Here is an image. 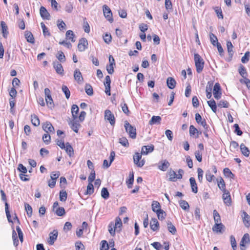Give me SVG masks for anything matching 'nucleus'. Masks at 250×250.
Masks as SVG:
<instances>
[{"mask_svg":"<svg viewBox=\"0 0 250 250\" xmlns=\"http://www.w3.org/2000/svg\"><path fill=\"white\" fill-rule=\"evenodd\" d=\"M194 60L196 66V71L198 73H200L204 66V61L201 56L197 53L194 54Z\"/></svg>","mask_w":250,"mask_h":250,"instance_id":"nucleus-1","label":"nucleus"},{"mask_svg":"<svg viewBox=\"0 0 250 250\" xmlns=\"http://www.w3.org/2000/svg\"><path fill=\"white\" fill-rule=\"evenodd\" d=\"M125 127L126 132L129 134L130 138L135 139L136 137V128L130 125L127 121L125 122Z\"/></svg>","mask_w":250,"mask_h":250,"instance_id":"nucleus-2","label":"nucleus"},{"mask_svg":"<svg viewBox=\"0 0 250 250\" xmlns=\"http://www.w3.org/2000/svg\"><path fill=\"white\" fill-rule=\"evenodd\" d=\"M142 153L136 152L133 156V162L139 167H142L145 165V161L142 159Z\"/></svg>","mask_w":250,"mask_h":250,"instance_id":"nucleus-3","label":"nucleus"},{"mask_svg":"<svg viewBox=\"0 0 250 250\" xmlns=\"http://www.w3.org/2000/svg\"><path fill=\"white\" fill-rule=\"evenodd\" d=\"M44 94L46 104L49 108H52L54 107V104L51 97V92L49 88H45L44 89Z\"/></svg>","mask_w":250,"mask_h":250,"instance_id":"nucleus-4","label":"nucleus"},{"mask_svg":"<svg viewBox=\"0 0 250 250\" xmlns=\"http://www.w3.org/2000/svg\"><path fill=\"white\" fill-rule=\"evenodd\" d=\"M103 12L105 18L110 22L113 21L112 18V13L110 8L106 5H104L103 7Z\"/></svg>","mask_w":250,"mask_h":250,"instance_id":"nucleus-5","label":"nucleus"},{"mask_svg":"<svg viewBox=\"0 0 250 250\" xmlns=\"http://www.w3.org/2000/svg\"><path fill=\"white\" fill-rule=\"evenodd\" d=\"M104 119L108 121L111 125H114L115 124L114 115L110 110L108 109L105 110Z\"/></svg>","mask_w":250,"mask_h":250,"instance_id":"nucleus-6","label":"nucleus"},{"mask_svg":"<svg viewBox=\"0 0 250 250\" xmlns=\"http://www.w3.org/2000/svg\"><path fill=\"white\" fill-rule=\"evenodd\" d=\"M42 128L46 133L52 134L55 133V129L51 123L48 121L42 124Z\"/></svg>","mask_w":250,"mask_h":250,"instance_id":"nucleus-7","label":"nucleus"},{"mask_svg":"<svg viewBox=\"0 0 250 250\" xmlns=\"http://www.w3.org/2000/svg\"><path fill=\"white\" fill-rule=\"evenodd\" d=\"M213 94L214 97L216 100L221 98L222 95L221 89L219 83H216L213 87Z\"/></svg>","mask_w":250,"mask_h":250,"instance_id":"nucleus-8","label":"nucleus"},{"mask_svg":"<svg viewBox=\"0 0 250 250\" xmlns=\"http://www.w3.org/2000/svg\"><path fill=\"white\" fill-rule=\"evenodd\" d=\"M88 44L87 41L85 38L81 39L78 44V50L81 52L84 51L87 48Z\"/></svg>","mask_w":250,"mask_h":250,"instance_id":"nucleus-9","label":"nucleus"},{"mask_svg":"<svg viewBox=\"0 0 250 250\" xmlns=\"http://www.w3.org/2000/svg\"><path fill=\"white\" fill-rule=\"evenodd\" d=\"M222 198L224 203L228 206H230L231 204V197L229 192L226 190L223 191Z\"/></svg>","mask_w":250,"mask_h":250,"instance_id":"nucleus-10","label":"nucleus"},{"mask_svg":"<svg viewBox=\"0 0 250 250\" xmlns=\"http://www.w3.org/2000/svg\"><path fill=\"white\" fill-rule=\"evenodd\" d=\"M53 67L56 73L60 75L63 74V68L62 65L57 61H55L53 62Z\"/></svg>","mask_w":250,"mask_h":250,"instance_id":"nucleus-11","label":"nucleus"},{"mask_svg":"<svg viewBox=\"0 0 250 250\" xmlns=\"http://www.w3.org/2000/svg\"><path fill=\"white\" fill-rule=\"evenodd\" d=\"M71 128L75 132H78L81 125L79 123L77 119H73L68 123Z\"/></svg>","mask_w":250,"mask_h":250,"instance_id":"nucleus-12","label":"nucleus"},{"mask_svg":"<svg viewBox=\"0 0 250 250\" xmlns=\"http://www.w3.org/2000/svg\"><path fill=\"white\" fill-rule=\"evenodd\" d=\"M195 120L198 124H200L205 129H207L208 125L205 119H202L201 116L199 113L195 114Z\"/></svg>","mask_w":250,"mask_h":250,"instance_id":"nucleus-13","label":"nucleus"},{"mask_svg":"<svg viewBox=\"0 0 250 250\" xmlns=\"http://www.w3.org/2000/svg\"><path fill=\"white\" fill-rule=\"evenodd\" d=\"M58 237V231L54 230L52 232L49 233V238L48 242L50 245L54 244V242L57 239Z\"/></svg>","mask_w":250,"mask_h":250,"instance_id":"nucleus-14","label":"nucleus"},{"mask_svg":"<svg viewBox=\"0 0 250 250\" xmlns=\"http://www.w3.org/2000/svg\"><path fill=\"white\" fill-rule=\"evenodd\" d=\"M169 163L166 160H162L159 163L158 168L162 171H166L169 167Z\"/></svg>","mask_w":250,"mask_h":250,"instance_id":"nucleus-15","label":"nucleus"},{"mask_svg":"<svg viewBox=\"0 0 250 250\" xmlns=\"http://www.w3.org/2000/svg\"><path fill=\"white\" fill-rule=\"evenodd\" d=\"M74 79L79 83H81L83 81V78L82 73L80 72V70L78 68L76 69L74 71Z\"/></svg>","mask_w":250,"mask_h":250,"instance_id":"nucleus-16","label":"nucleus"},{"mask_svg":"<svg viewBox=\"0 0 250 250\" xmlns=\"http://www.w3.org/2000/svg\"><path fill=\"white\" fill-rule=\"evenodd\" d=\"M154 146H144L142 147L141 153L144 155H147L149 153L152 152L154 150Z\"/></svg>","mask_w":250,"mask_h":250,"instance_id":"nucleus-17","label":"nucleus"},{"mask_svg":"<svg viewBox=\"0 0 250 250\" xmlns=\"http://www.w3.org/2000/svg\"><path fill=\"white\" fill-rule=\"evenodd\" d=\"M150 229L154 231L159 230V223L156 218H152L150 222Z\"/></svg>","mask_w":250,"mask_h":250,"instance_id":"nucleus-18","label":"nucleus"},{"mask_svg":"<svg viewBox=\"0 0 250 250\" xmlns=\"http://www.w3.org/2000/svg\"><path fill=\"white\" fill-rule=\"evenodd\" d=\"M40 13L41 17L43 19L49 20L50 14L44 7L41 6L40 8Z\"/></svg>","mask_w":250,"mask_h":250,"instance_id":"nucleus-19","label":"nucleus"},{"mask_svg":"<svg viewBox=\"0 0 250 250\" xmlns=\"http://www.w3.org/2000/svg\"><path fill=\"white\" fill-rule=\"evenodd\" d=\"M189 182L192 191L194 193H196L198 192V187L195 178L190 177L189 178Z\"/></svg>","mask_w":250,"mask_h":250,"instance_id":"nucleus-20","label":"nucleus"},{"mask_svg":"<svg viewBox=\"0 0 250 250\" xmlns=\"http://www.w3.org/2000/svg\"><path fill=\"white\" fill-rule=\"evenodd\" d=\"M0 26L1 28V30L2 33L3 37L4 38H7L8 34V32L7 31L8 27L6 25V24L4 21H2L0 22Z\"/></svg>","mask_w":250,"mask_h":250,"instance_id":"nucleus-21","label":"nucleus"},{"mask_svg":"<svg viewBox=\"0 0 250 250\" xmlns=\"http://www.w3.org/2000/svg\"><path fill=\"white\" fill-rule=\"evenodd\" d=\"M151 208L153 212L158 213L159 210H162L161 209L160 204L156 201H153L151 204Z\"/></svg>","mask_w":250,"mask_h":250,"instance_id":"nucleus-22","label":"nucleus"},{"mask_svg":"<svg viewBox=\"0 0 250 250\" xmlns=\"http://www.w3.org/2000/svg\"><path fill=\"white\" fill-rule=\"evenodd\" d=\"M161 121V117L159 116H153L149 121V124L153 125L154 124H160Z\"/></svg>","mask_w":250,"mask_h":250,"instance_id":"nucleus-23","label":"nucleus"},{"mask_svg":"<svg viewBox=\"0 0 250 250\" xmlns=\"http://www.w3.org/2000/svg\"><path fill=\"white\" fill-rule=\"evenodd\" d=\"M240 148L241 152L243 155L247 157L249 156L250 151L249 148L246 147L244 144H241L240 145Z\"/></svg>","mask_w":250,"mask_h":250,"instance_id":"nucleus-24","label":"nucleus"},{"mask_svg":"<svg viewBox=\"0 0 250 250\" xmlns=\"http://www.w3.org/2000/svg\"><path fill=\"white\" fill-rule=\"evenodd\" d=\"M79 111V107L76 104H73L71 107V113L74 119H77L78 113Z\"/></svg>","mask_w":250,"mask_h":250,"instance_id":"nucleus-25","label":"nucleus"},{"mask_svg":"<svg viewBox=\"0 0 250 250\" xmlns=\"http://www.w3.org/2000/svg\"><path fill=\"white\" fill-rule=\"evenodd\" d=\"M167 85L171 89H173L176 85V82L172 77H168L167 80Z\"/></svg>","mask_w":250,"mask_h":250,"instance_id":"nucleus-26","label":"nucleus"},{"mask_svg":"<svg viewBox=\"0 0 250 250\" xmlns=\"http://www.w3.org/2000/svg\"><path fill=\"white\" fill-rule=\"evenodd\" d=\"M250 241V236L249 234L246 233L243 236L241 242H240V246L241 247H245V245L248 244Z\"/></svg>","mask_w":250,"mask_h":250,"instance_id":"nucleus-27","label":"nucleus"},{"mask_svg":"<svg viewBox=\"0 0 250 250\" xmlns=\"http://www.w3.org/2000/svg\"><path fill=\"white\" fill-rule=\"evenodd\" d=\"M225 228V226L222 223L215 224L212 228V230L216 232H222V229Z\"/></svg>","mask_w":250,"mask_h":250,"instance_id":"nucleus-28","label":"nucleus"},{"mask_svg":"<svg viewBox=\"0 0 250 250\" xmlns=\"http://www.w3.org/2000/svg\"><path fill=\"white\" fill-rule=\"evenodd\" d=\"M243 222L245 227L248 228L250 226V216L246 212H243Z\"/></svg>","mask_w":250,"mask_h":250,"instance_id":"nucleus-29","label":"nucleus"},{"mask_svg":"<svg viewBox=\"0 0 250 250\" xmlns=\"http://www.w3.org/2000/svg\"><path fill=\"white\" fill-rule=\"evenodd\" d=\"M227 47L229 55L231 58L233 56L234 52L233 50V46L230 41H228L227 42Z\"/></svg>","mask_w":250,"mask_h":250,"instance_id":"nucleus-30","label":"nucleus"},{"mask_svg":"<svg viewBox=\"0 0 250 250\" xmlns=\"http://www.w3.org/2000/svg\"><path fill=\"white\" fill-rule=\"evenodd\" d=\"M68 155L71 157L73 155V148L69 143H66L64 148Z\"/></svg>","mask_w":250,"mask_h":250,"instance_id":"nucleus-31","label":"nucleus"},{"mask_svg":"<svg viewBox=\"0 0 250 250\" xmlns=\"http://www.w3.org/2000/svg\"><path fill=\"white\" fill-rule=\"evenodd\" d=\"M207 103L212 111L216 113L217 111V105L215 101L213 99H212L208 101Z\"/></svg>","mask_w":250,"mask_h":250,"instance_id":"nucleus-32","label":"nucleus"},{"mask_svg":"<svg viewBox=\"0 0 250 250\" xmlns=\"http://www.w3.org/2000/svg\"><path fill=\"white\" fill-rule=\"evenodd\" d=\"M167 226L168 231L172 234H175L177 232L176 229L170 221L167 222Z\"/></svg>","mask_w":250,"mask_h":250,"instance_id":"nucleus-33","label":"nucleus"},{"mask_svg":"<svg viewBox=\"0 0 250 250\" xmlns=\"http://www.w3.org/2000/svg\"><path fill=\"white\" fill-rule=\"evenodd\" d=\"M25 37L28 42L32 43H34V38L31 32L26 31L25 32Z\"/></svg>","mask_w":250,"mask_h":250,"instance_id":"nucleus-34","label":"nucleus"},{"mask_svg":"<svg viewBox=\"0 0 250 250\" xmlns=\"http://www.w3.org/2000/svg\"><path fill=\"white\" fill-rule=\"evenodd\" d=\"M31 120L32 124L35 126H38L40 125V120L37 116L35 115H31Z\"/></svg>","mask_w":250,"mask_h":250,"instance_id":"nucleus-35","label":"nucleus"},{"mask_svg":"<svg viewBox=\"0 0 250 250\" xmlns=\"http://www.w3.org/2000/svg\"><path fill=\"white\" fill-rule=\"evenodd\" d=\"M56 57L61 62H63L65 61L66 59L65 55L62 51H59L56 54Z\"/></svg>","mask_w":250,"mask_h":250,"instance_id":"nucleus-36","label":"nucleus"},{"mask_svg":"<svg viewBox=\"0 0 250 250\" xmlns=\"http://www.w3.org/2000/svg\"><path fill=\"white\" fill-rule=\"evenodd\" d=\"M65 36L67 40H71L72 42H74L75 41V40H74L75 34L72 30H68L66 33Z\"/></svg>","mask_w":250,"mask_h":250,"instance_id":"nucleus-37","label":"nucleus"},{"mask_svg":"<svg viewBox=\"0 0 250 250\" xmlns=\"http://www.w3.org/2000/svg\"><path fill=\"white\" fill-rule=\"evenodd\" d=\"M179 205L183 209L185 210H187L189 209V206L188 203L185 200H180L179 201Z\"/></svg>","mask_w":250,"mask_h":250,"instance_id":"nucleus-38","label":"nucleus"},{"mask_svg":"<svg viewBox=\"0 0 250 250\" xmlns=\"http://www.w3.org/2000/svg\"><path fill=\"white\" fill-rule=\"evenodd\" d=\"M84 88L86 93L88 96H92L93 94V88L90 84L86 83L85 85Z\"/></svg>","mask_w":250,"mask_h":250,"instance_id":"nucleus-39","label":"nucleus"},{"mask_svg":"<svg viewBox=\"0 0 250 250\" xmlns=\"http://www.w3.org/2000/svg\"><path fill=\"white\" fill-rule=\"evenodd\" d=\"M169 180L172 182L177 181V174L173 170H170L168 172Z\"/></svg>","mask_w":250,"mask_h":250,"instance_id":"nucleus-40","label":"nucleus"},{"mask_svg":"<svg viewBox=\"0 0 250 250\" xmlns=\"http://www.w3.org/2000/svg\"><path fill=\"white\" fill-rule=\"evenodd\" d=\"M94 192V187L92 183H89L87 186V189L85 191V194L91 195Z\"/></svg>","mask_w":250,"mask_h":250,"instance_id":"nucleus-41","label":"nucleus"},{"mask_svg":"<svg viewBox=\"0 0 250 250\" xmlns=\"http://www.w3.org/2000/svg\"><path fill=\"white\" fill-rule=\"evenodd\" d=\"M209 38H210V41L211 44L213 46H216L217 42H218V39H217V37L213 33H209Z\"/></svg>","mask_w":250,"mask_h":250,"instance_id":"nucleus-42","label":"nucleus"},{"mask_svg":"<svg viewBox=\"0 0 250 250\" xmlns=\"http://www.w3.org/2000/svg\"><path fill=\"white\" fill-rule=\"evenodd\" d=\"M101 196L104 199H107L109 197V193L106 188H103L101 190Z\"/></svg>","mask_w":250,"mask_h":250,"instance_id":"nucleus-43","label":"nucleus"},{"mask_svg":"<svg viewBox=\"0 0 250 250\" xmlns=\"http://www.w3.org/2000/svg\"><path fill=\"white\" fill-rule=\"evenodd\" d=\"M41 26L42 29L43 34L44 36H50V33L47 28V27L45 26L43 22L41 23Z\"/></svg>","mask_w":250,"mask_h":250,"instance_id":"nucleus-44","label":"nucleus"},{"mask_svg":"<svg viewBox=\"0 0 250 250\" xmlns=\"http://www.w3.org/2000/svg\"><path fill=\"white\" fill-rule=\"evenodd\" d=\"M42 140L46 145H48L51 142V137L49 133H46L42 136Z\"/></svg>","mask_w":250,"mask_h":250,"instance_id":"nucleus-45","label":"nucleus"},{"mask_svg":"<svg viewBox=\"0 0 250 250\" xmlns=\"http://www.w3.org/2000/svg\"><path fill=\"white\" fill-rule=\"evenodd\" d=\"M223 172L225 176L233 178L234 175L231 172L229 168H225L223 170Z\"/></svg>","mask_w":250,"mask_h":250,"instance_id":"nucleus-46","label":"nucleus"},{"mask_svg":"<svg viewBox=\"0 0 250 250\" xmlns=\"http://www.w3.org/2000/svg\"><path fill=\"white\" fill-rule=\"evenodd\" d=\"M206 178L209 182H211L215 179V176L211 174L210 170H208L206 173Z\"/></svg>","mask_w":250,"mask_h":250,"instance_id":"nucleus-47","label":"nucleus"},{"mask_svg":"<svg viewBox=\"0 0 250 250\" xmlns=\"http://www.w3.org/2000/svg\"><path fill=\"white\" fill-rule=\"evenodd\" d=\"M239 73L240 75L245 79V77H246V76L247 75V71L245 68V67L242 65L240 64L239 68Z\"/></svg>","mask_w":250,"mask_h":250,"instance_id":"nucleus-48","label":"nucleus"},{"mask_svg":"<svg viewBox=\"0 0 250 250\" xmlns=\"http://www.w3.org/2000/svg\"><path fill=\"white\" fill-rule=\"evenodd\" d=\"M5 213L6 214V217L7 218L8 221L9 222H12V220L11 219V215L10 212L8 209V204L7 203L6 201L5 202Z\"/></svg>","mask_w":250,"mask_h":250,"instance_id":"nucleus-49","label":"nucleus"},{"mask_svg":"<svg viewBox=\"0 0 250 250\" xmlns=\"http://www.w3.org/2000/svg\"><path fill=\"white\" fill-rule=\"evenodd\" d=\"M67 194L65 191L62 190L60 192V200L61 201L64 202L67 199Z\"/></svg>","mask_w":250,"mask_h":250,"instance_id":"nucleus-50","label":"nucleus"},{"mask_svg":"<svg viewBox=\"0 0 250 250\" xmlns=\"http://www.w3.org/2000/svg\"><path fill=\"white\" fill-rule=\"evenodd\" d=\"M218 186L219 189L222 191L226 190L225 182L222 178H221L220 181L218 182Z\"/></svg>","mask_w":250,"mask_h":250,"instance_id":"nucleus-51","label":"nucleus"},{"mask_svg":"<svg viewBox=\"0 0 250 250\" xmlns=\"http://www.w3.org/2000/svg\"><path fill=\"white\" fill-rule=\"evenodd\" d=\"M229 105V104L227 101L221 100L218 103V106L220 108H228Z\"/></svg>","mask_w":250,"mask_h":250,"instance_id":"nucleus-52","label":"nucleus"},{"mask_svg":"<svg viewBox=\"0 0 250 250\" xmlns=\"http://www.w3.org/2000/svg\"><path fill=\"white\" fill-rule=\"evenodd\" d=\"M62 90L63 91V92L64 93V94L65 95L66 99H68L70 96V92L69 89L66 85H63L62 86Z\"/></svg>","mask_w":250,"mask_h":250,"instance_id":"nucleus-53","label":"nucleus"},{"mask_svg":"<svg viewBox=\"0 0 250 250\" xmlns=\"http://www.w3.org/2000/svg\"><path fill=\"white\" fill-rule=\"evenodd\" d=\"M129 179L126 181V183L127 184V186L128 188H131V185L133 184L134 182V175L133 173H130L129 174Z\"/></svg>","mask_w":250,"mask_h":250,"instance_id":"nucleus-54","label":"nucleus"},{"mask_svg":"<svg viewBox=\"0 0 250 250\" xmlns=\"http://www.w3.org/2000/svg\"><path fill=\"white\" fill-rule=\"evenodd\" d=\"M213 217L215 223V224L219 223L220 222V216L216 210H213Z\"/></svg>","mask_w":250,"mask_h":250,"instance_id":"nucleus-55","label":"nucleus"},{"mask_svg":"<svg viewBox=\"0 0 250 250\" xmlns=\"http://www.w3.org/2000/svg\"><path fill=\"white\" fill-rule=\"evenodd\" d=\"M24 206L27 215L29 217H31L32 214V208L31 206L27 203L25 204Z\"/></svg>","mask_w":250,"mask_h":250,"instance_id":"nucleus-56","label":"nucleus"},{"mask_svg":"<svg viewBox=\"0 0 250 250\" xmlns=\"http://www.w3.org/2000/svg\"><path fill=\"white\" fill-rule=\"evenodd\" d=\"M250 57V52H249V51L246 52L245 53L244 56L243 57H242V58L241 59V62L244 63H247L249 61Z\"/></svg>","mask_w":250,"mask_h":250,"instance_id":"nucleus-57","label":"nucleus"},{"mask_svg":"<svg viewBox=\"0 0 250 250\" xmlns=\"http://www.w3.org/2000/svg\"><path fill=\"white\" fill-rule=\"evenodd\" d=\"M158 219L160 220L164 219L166 216V212L163 210H159L158 213H156Z\"/></svg>","mask_w":250,"mask_h":250,"instance_id":"nucleus-58","label":"nucleus"},{"mask_svg":"<svg viewBox=\"0 0 250 250\" xmlns=\"http://www.w3.org/2000/svg\"><path fill=\"white\" fill-rule=\"evenodd\" d=\"M119 143L124 146L127 147L129 146V143L127 139L125 137H122L119 139Z\"/></svg>","mask_w":250,"mask_h":250,"instance_id":"nucleus-59","label":"nucleus"},{"mask_svg":"<svg viewBox=\"0 0 250 250\" xmlns=\"http://www.w3.org/2000/svg\"><path fill=\"white\" fill-rule=\"evenodd\" d=\"M198 172V179L200 183L202 182L203 178V173L204 171L201 168H198L197 169Z\"/></svg>","mask_w":250,"mask_h":250,"instance_id":"nucleus-60","label":"nucleus"},{"mask_svg":"<svg viewBox=\"0 0 250 250\" xmlns=\"http://www.w3.org/2000/svg\"><path fill=\"white\" fill-rule=\"evenodd\" d=\"M65 213L64 208L63 207H59L56 211V213L58 216H63Z\"/></svg>","mask_w":250,"mask_h":250,"instance_id":"nucleus-61","label":"nucleus"},{"mask_svg":"<svg viewBox=\"0 0 250 250\" xmlns=\"http://www.w3.org/2000/svg\"><path fill=\"white\" fill-rule=\"evenodd\" d=\"M60 175V172L59 171H53L50 174L51 179L56 181Z\"/></svg>","mask_w":250,"mask_h":250,"instance_id":"nucleus-62","label":"nucleus"},{"mask_svg":"<svg viewBox=\"0 0 250 250\" xmlns=\"http://www.w3.org/2000/svg\"><path fill=\"white\" fill-rule=\"evenodd\" d=\"M230 240L231 243V247L233 250H236L237 246L236 242L234 237L233 235H231L230 237Z\"/></svg>","mask_w":250,"mask_h":250,"instance_id":"nucleus-63","label":"nucleus"},{"mask_svg":"<svg viewBox=\"0 0 250 250\" xmlns=\"http://www.w3.org/2000/svg\"><path fill=\"white\" fill-rule=\"evenodd\" d=\"M109 246L107 242L105 240L101 241V246L100 248L101 250H108Z\"/></svg>","mask_w":250,"mask_h":250,"instance_id":"nucleus-64","label":"nucleus"}]
</instances>
